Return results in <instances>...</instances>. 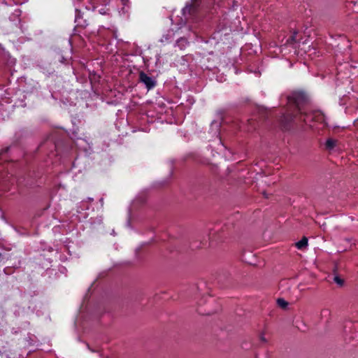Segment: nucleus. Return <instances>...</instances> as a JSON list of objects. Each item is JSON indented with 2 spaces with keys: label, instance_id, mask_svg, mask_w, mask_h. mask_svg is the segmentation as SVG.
Returning a JSON list of instances; mask_svg holds the SVG:
<instances>
[{
  "label": "nucleus",
  "instance_id": "1",
  "mask_svg": "<svg viewBox=\"0 0 358 358\" xmlns=\"http://www.w3.org/2000/svg\"><path fill=\"white\" fill-rule=\"evenodd\" d=\"M306 100V96L302 92H294L290 96H289V101L294 103L298 108L300 113V120L303 121L306 124H309L310 127H313L309 124L311 121L314 120L317 122L327 124L326 122V117L321 111H315L311 113H307L306 109L301 108L300 105L302 104Z\"/></svg>",
  "mask_w": 358,
  "mask_h": 358
},
{
  "label": "nucleus",
  "instance_id": "2",
  "mask_svg": "<svg viewBox=\"0 0 358 358\" xmlns=\"http://www.w3.org/2000/svg\"><path fill=\"white\" fill-rule=\"evenodd\" d=\"M196 0H192V3L190 5H187L182 9V15L186 21L189 20V17L192 15H194L196 12Z\"/></svg>",
  "mask_w": 358,
  "mask_h": 358
},
{
  "label": "nucleus",
  "instance_id": "3",
  "mask_svg": "<svg viewBox=\"0 0 358 358\" xmlns=\"http://www.w3.org/2000/svg\"><path fill=\"white\" fill-rule=\"evenodd\" d=\"M140 80L145 84L148 89H152L155 86V81L154 79L143 72L140 73Z\"/></svg>",
  "mask_w": 358,
  "mask_h": 358
},
{
  "label": "nucleus",
  "instance_id": "4",
  "mask_svg": "<svg viewBox=\"0 0 358 358\" xmlns=\"http://www.w3.org/2000/svg\"><path fill=\"white\" fill-rule=\"evenodd\" d=\"M220 124L219 122L213 121L210 125V129L213 132V135L218 137L219 136V130H220Z\"/></svg>",
  "mask_w": 358,
  "mask_h": 358
},
{
  "label": "nucleus",
  "instance_id": "5",
  "mask_svg": "<svg viewBox=\"0 0 358 358\" xmlns=\"http://www.w3.org/2000/svg\"><path fill=\"white\" fill-rule=\"evenodd\" d=\"M295 245L299 250L306 248L308 246V238L305 236L303 237L301 240L295 243Z\"/></svg>",
  "mask_w": 358,
  "mask_h": 358
},
{
  "label": "nucleus",
  "instance_id": "6",
  "mask_svg": "<svg viewBox=\"0 0 358 358\" xmlns=\"http://www.w3.org/2000/svg\"><path fill=\"white\" fill-rule=\"evenodd\" d=\"M336 141L332 138H329L326 141V148L328 150H332L336 145Z\"/></svg>",
  "mask_w": 358,
  "mask_h": 358
},
{
  "label": "nucleus",
  "instance_id": "7",
  "mask_svg": "<svg viewBox=\"0 0 358 358\" xmlns=\"http://www.w3.org/2000/svg\"><path fill=\"white\" fill-rule=\"evenodd\" d=\"M187 44V41L184 37H180V39L177 41V45L180 48L183 49Z\"/></svg>",
  "mask_w": 358,
  "mask_h": 358
},
{
  "label": "nucleus",
  "instance_id": "8",
  "mask_svg": "<svg viewBox=\"0 0 358 358\" xmlns=\"http://www.w3.org/2000/svg\"><path fill=\"white\" fill-rule=\"evenodd\" d=\"M277 303L282 308H286L287 306H288V303L283 299H278L277 300Z\"/></svg>",
  "mask_w": 358,
  "mask_h": 358
},
{
  "label": "nucleus",
  "instance_id": "9",
  "mask_svg": "<svg viewBox=\"0 0 358 358\" xmlns=\"http://www.w3.org/2000/svg\"><path fill=\"white\" fill-rule=\"evenodd\" d=\"M296 35L297 32L294 31L293 34L287 39V43L289 44H292L296 41Z\"/></svg>",
  "mask_w": 358,
  "mask_h": 358
},
{
  "label": "nucleus",
  "instance_id": "10",
  "mask_svg": "<svg viewBox=\"0 0 358 358\" xmlns=\"http://www.w3.org/2000/svg\"><path fill=\"white\" fill-rule=\"evenodd\" d=\"M330 315V310L328 308H324L321 310V317H327Z\"/></svg>",
  "mask_w": 358,
  "mask_h": 358
},
{
  "label": "nucleus",
  "instance_id": "11",
  "mask_svg": "<svg viewBox=\"0 0 358 358\" xmlns=\"http://www.w3.org/2000/svg\"><path fill=\"white\" fill-rule=\"evenodd\" d=\"M334 282L338 284V285H343V280L341 279L338 276H335L334 278Z\"/></svg>",
  "mask_w": 358,
  "mask_h": 358
},
{
  "label": "nucleus",
  "instance_id": "12",
  "mask_svg": "<svg viewBox=\"0 0 358 358\" xmlns=\"http://www.w3.org/2000/svg\"><path fill=\"white\" fill-rule=\"evenodd\" d=\"M180 34H182L185 32V31L189 30V27H184V28H180Z\"/></svg>",
  "mask_w": 358,
  "mask_h": 358
},
{
  "label": "nucleus",
  "instance_id": "13",
  "mask_svg": "<svg viewBox=\"0 0 358 358\" xmlns=\"http://www.w3.org/2000/svg\"><path fill=\"white\" fill-rule=\"evenodd\" d=\"M121 1L124 6H127L129 4V0H121Z\"/></svg>",
  "mask_w": 358,
  "mask_h": 358
},
{
  "label": "nucleus",
  "instance_id": "14",
  "mask_svg": "<svg viewBox=\"0 0 358 358\" xmlns=\"http://www.w3.org/2000/svg\"><path fill=\"white\" fill-rule=\"evenodd\" d=\"M4 3L7 5H11L13 0H3Z\"/></svg>",
  "mask_w": 358,
  "mask_h": 358
},
{
  "label": "nucleus",
  "instance_id": "15",
  "mask_svg": "<svg viewBox=\"0 0 358 358\" xmlns=\"http://www.w3.org/2000/svg\"><path fill=\"white\" fill-rule=\"evenodd\" d=\"M260 339L263 342H266V339L265 338V337L263 335L261 336Z\"/></svg>",
  "mask_w": 358,
  "mask_h": 358
},
{
  "label": "nucleus",
  "instance_id": "16",
  "mask_svg": "<svg viewBox=\"0 0 358 358\" xmlns=\"http://www.w3.org/2000/svg\"><path fill=\"white\" fill-rule=\"evenodd\" d=\"M264 198H265V199H268V197L266 195H265V197H264Z\"/></svg>",
  "mask_w": 358,
  "mask_h": 358
}]
</instances>
